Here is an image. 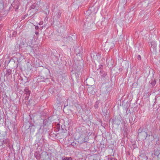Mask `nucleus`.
I'll list each match as a JSON object with an SVG mask.
<instances>
[{"instance_id":"nucleus-1","label":"nucleus","mask_w":160,"mask_h":160,"mask_svg":"<svg viewBox=\"0 0 160 160\" xmlns=\"http://www.w3.org/2000/svg\"><path fill=\"white\" fill-rule=\"evenodd\" d=\"M148 136V134L145 131L141 132L138 133V137L141 138L142 140H144L146 139Z\"/></svg>"},{"instance_id":"nucleus-2","label":"nucleus","mask_w":160,"mask_h":160,"mask_svg":"<svg viewBox=\"0 0 160 160\" xmlns=\"http://www.w3.org/2000/svg\"><path fill=\"white\" fill-rule=\"evenodd\" d=\"M88 138L87 137H85L84 138H82V137L80 138L78 140L79 142L80 143H82L84 142H87L88 141Z\"/></svg>"},{"instance_id":"nucleus-3","label":"nucleus","mask_w":160,"mask_h":160,"mask_svg":"<svg viewBox=\"0 0 160 160\" xmlns=\"http://www.w3.org/2000/svg\"><path fill=\"white\" fill-rule=\"evenodd\" d=\"M24 92L25 94H26L27 96H26L25 98H28V96L30 93V91L27 88H26L24 90Z\"/></svg>"},{"instance_id":"nucleus-4","label":"nucleus","mask_w":160,"mask_h":160,"mask_svg":"<svg viewBox=\"0 0 160 160\" xmlns=\"http://www.w3.org/2000/svg\"><path fill=\"white\" fill-rule=\"evenodd\" d=\"M156 80L155 79H152L151 81H150L149 82L150 83L151 85L152 86V87L154 86L156 84Z\"/></svg>"},{"instance_id":"nucleus-5","label":"nucleus","mask_w":160,"mask_h":160,"mask_svg":"<svg viewBox=\"0 0 160 160\" xmlns=\"http://www.w3.org/2000/svg\"><path fill=\"white\" fill-rule=\"evenodd\" d=\"M3 144H6L8 145H9V143L10 140L8 139H6L3 140Z\"/></svg>"},{"instance_id":"nucleus-6","label":"nucleus","mask_w":160,"mask_h":160,"mask_svg":"<svg viewBox=\"0 0 160 160\" xmlns=\"http://www.w3.org/2000/svg\"><path fill=\"white\" fill-rule=\"evenodd\" d=\"M61 13L59 11L57 12L56 15V16L57 18H59L60 17Z\"/></svg>"},{"instance_id":"nucleus-7","label":"nucleus","mask_w":160,"mask_h":160,"mask_svg":"<svg viewBox=\"0 0 160 160\" xmlns=\"http://www.w3.org/2000/svg\"><path fill=\"white\" fill-rule=\"evenodd\" d=\"M11 72L12 70L10 69H9L7 70L6 74L8 75H9L11 73Z\"/></svg>"},{"instance_id":"nucleus-8","label":"nucleus","mask_w":160,"mask_h":160,"mask_svg":"<svg viewBox=\"0 0 160 160\" xmlns=\"http://www.w3.org/2000/svg\"><path fill=\"white\" fill-rule=\"evenodd\" d=\"M62 160H71V158L68 157H63L62 158Z\"/></svg>"},{"instance_id":"nucleus-9","label":"nucleus","mask_w":160,"mask_h":160,"mask_svg":"<svg viewBox=\"0 0 160 160\" xmlns=\"http://www.w3.org/2000/svg\"><path fill=\"white\" fill-rule=\"evenodd\" d=\"M106 158H107L108 159V160H113V158H112V157L110 156H107L106 157Z\"/></svg>"},{"instance_id":"nucleus-10","label":"nucleus","mask_w":160,"mask_h":160,"mask_svg":"<svg viewBox=\"0 0 160 160\" xmlns=\"http://www.w3.org/2000/svg\"><path fill=\"white\" fill-rule=\"evenodd\" d=\"M121 122V121L120 120H118V119L117 120L116 119V122H117V124L118 125L120 124Z\"/></svg>"},{"instance_id":"nucleus-11","label":"nucleus","mask_w":160,"mask_h":160,"mask_svg":"<svg viewBox=\"0 0 160 160\" xmlns=\"http://www.w3.org/2000/svg\"><path fill=\"white\" fill-rule=\"evenodd\" d=\"M99 103L98 102H96L95 105H94V107H95V108H98V104Z\"/></svg>"},{"instance_id":"nucleus-12","label":"nucleus","mask_w":160,"mask_h":160,"mask_svg":"<svg viewBox=\"0 0 160 160\" xmlns=\"http://www.w3.org/2000/svg\"><path fill=\"white\" fill-rule=\"evenodd\" d=\"M31 42H32L31 41H30V42H28V45L29 46L31 47H33V46L32 45Z\"/></svg>"},{"instance_id":"nucleus-13","label":"nucleus","mask_w":160,"mask_h":160,"mask_svg":"<svg viewBox=\"0 0 160 160\" xmlns=\"http://www.w3.org/2000/svg\"><path fill=\"white\" fill-rule=\"evenodd\" d=\"M67 38L68 40L70 41H71L72 39V38L70 37H68Z\"/></svg>"},{"instance_id":"nucleus-14","label":"nucleus","mask_w":160,"mask_h":160,"mask_svg":"<svg viewBox=\"0 0 160 160\" xmlns=\"http://www.w3.org/2000/svg\"><path fill=\"white\" fill-rule=\"evenodd\" d=\"M3 144V141H0V146H1Z\"/></svg>"},{"instance_id":"nucleus-15","label":"nucleus","mask_w":160,"mask_h":160,"mask_svg":"<svg viewBox=\"0 0 160 160\" xmlns=\"http://www.w3.org/2000/svg\"><path fill=\"white\" fill-rule=\"evenodd\" d=\"M138 60H140L141 58V56L140 55H138Z\"/></svg>"},{"instance_id":"nucleus-16","label":"nucleus","mask_w":160,"mask_h":160,"mask_svg":"<svg viewBox=\"0 0 160 160\" xmlns=\"http://www.w3.org/2000/svg\"><path fill=\"white\" fill-rule=\"evenodd\" d=\"M142 130L141 129H139L138 130V133H139V132H142Z\"/></svg>"},{"instance_id":"nucleus-17","label":"nucleus","mask_w":160,"mask_h":160,"mask_svg":"<svg viewBox=\"0 0 160 160\" xmlns=\"http://www.w3.org/2000/svg\"><path fill=\"white\" fill-rule=\"evenodd\" d=\"M90 12V11L89 10H88V11H86V12L88 13H89Z\"/></svg>"},{"instance_id":"nucleus-18","label":"nucleus","mask_w":160,"mask_h":160,"mask_svg":"<svg viewBox=\"0 0 160 160\" xmlns=\"http://www.w3.org/2000/svg\"><path fill=\"white\" fill-rule=\"evenodd\" d=\"M38 26L36 27H35V28L36 29H38Z\"/></svg>"},{"instance_id":"nucleus-19","label":"nucleus","mask_w":160,"mask_h":160,"mask_svg":"<svg viewBox=\"0 0 160 160\" xmlns=\"http://www.w3.org/2000/svg\"><path fill=\"white\" fill-rule=\"evenodd\" d=\"M42 22H40L39 23V24L40 25H42Z\"/></svg>"},{"instance_id":"nucleus-20","label":"nucleus","mask_w":160,"mask_h":160,"mask_svg":"<svg viewBox=\"0 0 160 160\" xmlns=\"http://www.w3.org/2000/svg\"><path fill=\"white\" fill-rule=\"evenodd\" d=\"M152 136L153 138H154V136L152 135V134L151 135Z\"/></svg>"},{"instance_id":"nucleus-21","label":"nucleus","mask_w":160,"mask_h":160,"mask_svg":"<svg viewBox=\"0 0 160 160\" xmlns=\"http://www.w3.org/2000/svg\"><path fill=\"white\" fill-rule=\"evenodd\" d=\"M113 160H117V159H115L113 158Z\"/></svg>"},{"instance_id":"nucleus-22","label":"nucleus","mask_w":160,"mask_h":160,"mask_svg":"<svg viewBox=\"0 0 160 160\" xmlns=\"http://www.w3.org/2000/svg\"><path fill=\"white\" fill-rule=\"evenodd\" d=\"M158 151V152H159V154H160V152H159V151Z\"/></svg>"},{"instance_id":"nucleus-23","label":"nucleus","mask_w":160,"mask_h":160,"mask_svg":"<svg viewBox=\"0 0 160 160\" xmlns=\"http://www.w3.org/2000/svg\"><path fill=\"white\" fill-rule=\"evenodd\" d=\"M17 9H18V7L17 8Z\"/></svg>"},{"instance_id":"nucleus-24","label":"nucleus","mask_w":160,"mask_h":160,"mask_svg":"<svg viewBox=\"0 0 160 160\" xmlns=\"http://www.w3.org/2000/svg\"><path fill=\"white\" fill-rule=\"evenodd\" d=\"M17 9H18V7L17 8Z\"/></svg>"},{"instance_id":"nucleus-25","label":"nucleus","mask_w":160,"mask_h":160,"mask_svg":"<svg viewBox=\"0 0 160 160\" xmlns=\"http://www.w3.org/2000/svg\"><path fill=\"white\" fill-rule=\"evenodd\" d=\"M93 160H95V159H93Z\"/></svg>"}]
</instances>
